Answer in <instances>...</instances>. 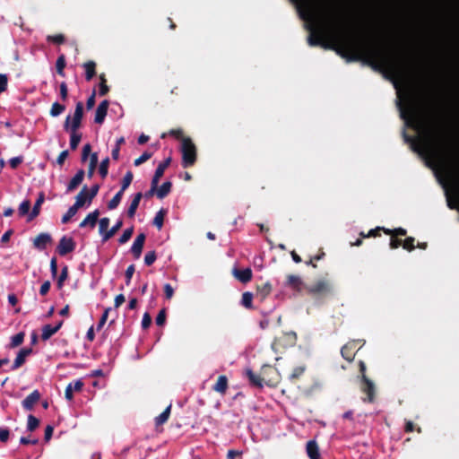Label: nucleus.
Here are the masks:
<instances>
[{
	"label": "nucleus",
	"instance_id": "obj_22",
	"mask_svg": "<svg viewBox=\"0 0 459 459\" xmlns=\"http://www.w3.org/2000/svg\"><path fill=\"white\" fill-rule=\"evenodd\" d=\"M143 197V195L142 193H137L134 195V198L133 200L131 201V204L128 207V210H127V215L128 217L130 218H133L135 214V212L139 206V204H140V201Z\"/></svg>",
	"mask_w": 459,
	"mask_h": 459
},
{
	"label": "nucleus",
	"instance_id": "obj_54",
	"mask_svg": "<svg viewBox=\"0 0 459 459\" xmlns=\"http://www.w3.org/2000/svg\"><path fill=\"white\" fill-rule=\"evenodd\" d=\"M413 242H414L413 238H407L403 242V248L407 249L409 251L413 250L414 249Z\"/></svg>",
	"mask_w": 459,
	"mask_h": 459
},
{
	"label": "nucleus",
	"instance_id": "obj_7",
	"mask_svg": "<svg viewBox=\"0 0 459 459\" xmlns=\"http://www.w3.org/2000/svg\"><path fill=\"white\" fill-rule=\"evenodd\" d=\"M145 238H146L145 234H143V233L139 234L135 238V239L131 247V252L135 259H138L141 256Z\"/></svg>",
	"mask_w": 459,
	"mask_h": 459
},
{
	"label": "nucleus",
	"instance_id": "obj_25",
	"mask_svg": "<svg viewBox=\"0 0 459 459\" xmlns=\"http://www.w3.org/2000/svg\"><path fill=\"white\" fill-rule=\"evenodd\" d=\"M228 387V378L226 376H220L216 384L213 386V390L220 393L225 394Z\"/></svg>",
	"mask_w": 459,
	"mask_h": 459
},
{
	"label": "nucleus",
	"instance_id": "obj_55",
	"mask_svg": "<svg viewBox=\"0 0 459 459\" xmlns=\"http://www.w3.org/2000/svg\"><path fill=\"white\" fill-rule=\"evenodd\" d=\"M100 80H101V82H100V94L101 96H103V95H106L108 93V87L106 85V80L104 78V75L100 76Z\"/></svg>",
	"mask_w": 459,
	"mask_h": 459
},
{
	"label": "nucleus",
	"instance_id": "obj_13",
	"mask_svg": "<svg viewBox=\"0 0 459 459\" xmlns=\"http://www.w3.org/2000/svg\"><path fill=\"white\" fill-rule=\"evenodd\" d=\"M39 399L40 393L38 390H34L22 401V406L25 410L30 411L33 409L34 405L39 401Z\"/></svg>",
	"mask_w": 459,
	"mask_h": 459
},
{
	"label": "nucleus",
	"instance_id": "obj_27",
	"mask_svg": "<svg viewBox=\"0 0 459 459\" xmlns=\"http://www.w3.org/2000/svg\"><path fill=\"white\" fill-rule=\"evenodd\" d=\"M70 134V147L72 150H75L82 139V134L75 131H68Z\"/></svg>",
	"mask_w": 459,
	"mask_h": 459
},
{
	"label": "nucleus",
	"instance_id": "obj_52",
	"mask_svg": "<svg viewBox=\"0 0 459 459\" xmlns=\"http://www.w3.org/2000/svg\"><path fill=\"white\" fill-rule=\"evenodd\" d=\"M8 78L6 74H0V93L4 92L7 89Z\"/></svg>",
	"mask_w": 459,
	"mask_h": 459
},
{
	"label": "nucleus",
	"instance_id": "obj_40",
	"mask_svg": "<svg viewBox=\"0 0 459 459\" xmlns=\"http://www.w3.org/2000/svg\"><path fill=\"white\" fill-rule=\"evenodd\" d=\"M165 212L163 210L159 211L153 220V224L160 230L163 226V220H164Z\"/></svg>",
	"mask_w": 459,
	"mask_h": 459
},
{
	"label": "nucleus",
	"instance_id": "obj_16",
	"mask_svg": "<svg viewBox=\"0 0 459 459\" xmlns=\"http://www.w3.org/2000/svg\"><path fill=\"white\" fill-rule=\"evenodd\" d=\"M63 321H59L56 325H46L42 327L41 338L44 341L48 340L54 335L62 326Z\"/></svg>",
	"mask_w": 459,
	"mask_h": 459
},
{
	"label": "nucleus",
	"instance_id": "obj_39",
	"mask_svg": "<svg viewBox=\"0 0 459 459\" xmlns=\"http://www.w3.org/2000/svg\"><path fill=\"white\" fill-rule=\"evenodd\" d=\"M39 420L36 417L31 414L28 416L27 429L29 431L35 430L39 427Z\"/></svg>",
	"mask_w": 459,
	"mask_h": 459
},
{
	"label": "nucleus",
	"instance_id": "obj_47",
	"mask_svg": "<svg viewBox=\"0 0 459 459\" xmlns=\"http://www.w3.org/2000/svg\"><path fill=\"white\" fill-rule=\"evenodd\" d=\"M156 258L157 256L155 251H150L145 254L144 263L148 266L152 265L155 262Z\"/></svg>",
	"mask_w": 459,
	"mask_h": 459
},
{
	"label": "nucleus",
	"instance_id": "obj_23",
	"mask_svg": "<svg viewBox=\"0 0 459 459\" xmlns=\"http://www.w3.org/2000/svg\"><path fill=\"white\" fill-rule=\"evenodd\" d=\"M272 286L266 282L263 286L257 288L256 299L260 301H264L271 293Z\"/></svg>",
	"mask_w": 459,
	"mask_h": 459
},
{
	"label": "nucleus",
	"instance_id": "obj_48",
	"mask_svg": "<svg viewBox=\"0 0 459 459\" xmlns=\"http://www.w3.org/2000/svg\"><path fill=\"white\" fill-rule=\"evenodd\" d=\"M68 277V267L67 266H64L62 268V271H61V273L58 277V287L61 288L63 286V282L67 279Z\"/></svg>",
	"mask_w": 459,
	"mask_h": 459
},
{
	"label": "nucleus",
	"instance_id": "obj_5",
	"mask_svg": "<svg viewBox=\"0 0 459 459\" xmlns=\"http://www.w3.org/2000/svg\"><path fill=\"white\" fill-rule=\"evenodd\" d=\"M82 116H83V104H82V102H77L73 117L68 115L65 118V121L64 124L65 130L78 132V129L81 126Z\"/></svg>",
	"mask_w": 459,
	"mask_h": 459
},
{
	"label": "nucleus",
	"instance_id": "obj_28",
	"mask_svg": "<svg viewBox=\"0 0 459 459\" xmlns=\"http://www.w3.org/2000/svg\"><path fill=\"white\" fill-rule=\"evenodd\" d=\"M171 189V183L169 181L164 182L157 190L156 195L160 199L164 198L169 195Z\"/></svg>",
	"mask_w": 459,
	"mask_h": 459
},
{
	"label": "nucleus",
	"instance_id": "obj_64",
	"mask_svg": "<svg viewBox=\"0 0 459 459\" xmlns=\"http://www.w3.org/2000/svg\"><path fill=\"white\" fill-rule=\"evenodd\" d=\"M67 156H68V151H66V150L63 151L62 152H60L59 156L57 157L56 163L60 166L63 165L65 159L67 158Z\"/></svg>",
	"mask_w": 459,
	"mask_h": 459
},
{
	"label": "nucleus",
	"instance_id": "obj_46",
	"mask_svg": "<svg viewBox=\"0 0 459 459\" xmlns=\"http://www.w3.org/2000/svg\"><path fill=\"white\" fill-rule=\"evenodd\" d=\"M56 66L57 73L60 75L64 76V68L65 66V59L64 56H60L57 58Z\"/></svg>",
	"mask_w": 459,
	"mask_h": 459
},
{
	"label": "nucleus",
	"instance_id": "obj_49",
	"mask_svg": "<svg viewBox=\"0 0 459 459\" xmlns=\"http://www.w3.org/2000/svg\"><path fill=\"white\" fill-rule=\"evenodd\" d=\"M135 268L134 264H131L127 267L126 271V284L129 285L132 280V277L134 273Z\"/></svg>",
	"mask_w": 459,
	"mask_h": 459
},
{
	"label": "nucleus",
	"instance_id": "obj_50",
	"mask_svg": "<svg viewBox=\"0 0 459 459\" xmlns=\"http://www.w3.org/2000/svg\"><path fill=\"white\" fill-rule=\"evenodd\" d=\"M446 201H447V206L450 208V209H459L458 207V202L457 200L455 199H453L449 193H448V190H446Z\"/></svg>",
	"mask_w": 459,
	"mask_h": 459
},
{
	"label": "nucleus",
	"instance_id": "obj_45",
	"mask_svg": "<svg viewBox=\"0 0 459 459\" xmlns=\"http://www.w3.org/2000/svg\"><path fill=\"white\" fill-rule=\"evenodd\" d=\"M100 226V233L103 237V234L108 231V228L109 226V219L105 217L101 218L99 222Z\"/></svg>",
	"mask_w": 459,
	"mask_h": 459
},
{
	"label": "nucleus",
	"instance_id": "obj_34",
	"mask_svg": "<svg viewBox=\"0 0 459 459\" xmlns=\"http://www.w3.org/2000/svg\"><path fill=\"white\" fill-rule=\"evenodd\" d=\"M123 194H124V192L119 190L114 195V197L108 202V207L109 210L116 209L118 206V204H120V202L122 200Z\"/></svg>",
	"mask_w": 459,
	"mask_h": 459
},
{
	"label": "nucleus",
	"instance_id": "obj_57",
	"mask_svg": "<svg viewBox=\"0 0 459 459\" xmlns=\"http://www.w3.org/2000/svg\"><path fill=\"white\" fill-rule=\"evenodd\" d=\"M166 320V314L164 310L160 311L158 316H156V324L158 325H163Z\"/></svg>",
	"mask_w": 459,
	"mask_h": 459
},
{
	"label": "nucleus",
	"instance_id": "obj_61",
	"mask_svg": "<svg viewBox=\"0 0 459 459\" xmlns=\"http://www.w3.org/2000/svg\"><path fill=\"white\" fill-rule=\"evenodd\" d=\"M67 94H68L67 86H66L65 82H62L60 84V96H61V99L63 100H65L67 99Z\"/></svg>",
	"mask_w": 459,
	"mask_h": 459
},
{
	"label": "nucleus",
	"instance_id": "obj_10",
	"mask_svg": "<svg viewBox=\"0 0 459 459\" xmlns=\"http://www.w3.org/2000/svg\"><path fill=\"white\" fill-rule=\"evenodd\" d=\"M83 382L82 379H77L74 382L69 383L65 388V395L68 401H71L74 397V392H80L83 387Z\"/></svg>",
	"mask_w": 459,
	"mask_h": 459
},
{
	"label": "nucleus",
	"instance_id": "obj_14",
	"mask_svg": "<svg viewBox=\"0 0 459 459\" xmlns=\"http://www.w3.org/2000/svg\"><path fill=\"white\" fill-rule=\"evenodd\" d=\"M169 161H170V160L168 159L167 160L163 161L157 167L154 176L152 180V190H151L152 192L157 187L158 182H159L160 178L163 176L166 168L169 164Z\"/></svg>",
	"mask_w": 459,
	"mask_h": 459
},
{
	"label": "nucleus",
	"instance_id": "obj_8",
	"mask_svg": "<svg viewBox=\"0 0 459 459\" xmlns=\"http://www.w3.org/2000/svg\"><path fill=\"white\" fill-rule=\"evenodd\" d=\"M52 242V238L48 233H40L39 234L34 241L33 246L35 248L39 250H44L47 248L48 245Z\"/></svg>",
	"mask_w": 459,
	"mask_h": 459
},
{
	"label": "nucleus",
	"instance_id": "obj_4",
	"mask_svg": "<svg viewBox=\"0 0 459 459\" xmlns=\"http://www.w3.org/2000/svg\"><path fill=\"white\" fill-rule=\"evenodd\" d=\"M182 165L184 168L192 166L195 162L196 150L190 138H183L181 144Z\"/></svg>",
	"mask_w": 459,
	"mask_h": 459
},
{
	"label": "nucleus",
	"instance_id": "obj_12",
	"mask_svg": "<svg viewBox=\"0 0 459 459\" xmlns=\"http://www.w3.org/2000/svg\"><path fill=\"white\" fill-rule=\"evenodd\" d=\"M108 101L103 100L100 105L98 106L96 112H95V117L94 122L97 124H102L104 122V119L107 116L108 108Z\"/></svg>",
	"mask_w": 459,
	"mask_h": 459
},
{
	"label": "nucleus",
	"instance_id": "obj_31",
	"mask_svg": "<svg viewBox=\"0 0 459 459\" xmlns=\"http://www.w3.org/2000/svg\"><path fill=\"white\" fill-rule=\"evenodd\" d=\"M171 404H169L163 412H161L159 416L155 418V423L157 426L164 424L170 414Z\"/></svg>",
	"mask_w": 459,
	"mask_h": 459
},
{
	"label": "nucleus",
	"instance_id": "obj_53",
	"mask_svg": "<svg viewBox=\"0 0 459 459\" xmlns=\"http://www.w3.org/2000/svg\"><path fill=\"white\" fill-rule=\"evenodd\" d=\"M151 158V154L149 152H143L139 158L134 160V165L139 166L143 162L147 161Z\"/></svg>",
	"mask_w": 459,
	"mask_h": 459
},
{
	"label": "nucleus",
	"instance_id": "obj_2",
	"mask_svg": "<svg viewBox=\"0 0 459 459\" xmlns=\"http://www.w3.org/2000/svg\"><path fill=\"white\" fill-rule=\"evenodd\" d=\"M404 141L411 145L413 152L424 156L427 159L428 165H438L442 167L446 177L453 178L456 177V170L452 162L447 160L442 154L437 150L431 148L427 143H423L420 139L408 135L403 133Z\"/></svg>",
	"mask_w": 459,
	"mask_h": 459
},
{
	"label": "nucleus",
	"instance_id": "obj_18",
	"mask_svg": "<svg viewBox=\"0 0 459 459\" xmlns=\"http://www.w3.org/2000/svg\"><path fill=\"white\" fill-rule=\"evenodd\" d=\"M83 178H84V171L82 169L78 170L77 173L70 180V182L67 186V192H72L75 188H77V186L79 185H81V183L82 182Z\"/></svg>",
	"mask_w": 459,
	"mask_h": 459
},
{
	"label": "nucleus",
	"instance_id": "obj_41",
	"mask_svg": "<svg viewBox=\"0 0 459 459\" xmlns=\"http://www.w3.org/2000/svg\"><path fill=\"white\" fill-rule=\"evenodd\" d=\"M108 164H109L108 158L104 159L100 164L99 172H100V175L101 176V178H103L108 175Z\"/></svg>",
	"mask_w": 459,
	"mask_h": 459
},
{
	"label": "nucleus",
	"instance_id": "obj_43",
	"mask_svg": "<svg viewBox=\"0 0 459 459\" xmlns=\"http://www.w3.org/2000/svg\"><path fill=\"white\" fill-rule=\"evenodd\" d=\"M23 339H24V333H19L13 335L12 337V339H11V346L12 347L19 346L20 344L22 343Z\"/></svg>",
	"mask_w": 459,
	"mask_h": 459
},
{
	"label": "nucleus",
	"instance_id": "obj_30",
	"mask_svg": "<svg viewBox=\"0 0 459 459\" xmlns=\"http://www.w3.org/2000/svg\"><path fill=\"white\" fill-rule=\"evenodd\" d=\"M83 67L85 69L86 80H91L95 74V63L93 61H89L83 65Z\"/></svg>",
	"mask_w": 459,
	"mask_h": 459
},
{
	"label": "nucleus",
	"instance_id": "obj_15",
	"mask_svg": "<svg viewBox=\"0 0 459 459\" xmlns=\"http://www.w3.org/2000/svg\"><path fill=\"white\" fill-rule=\"evenodd\" d=\"M232 273L236 279H238L239 281L243 283L248 282L252 279V271L250 268H234L232 270Z\"/></svg>",
	"mask_w": 459,
	"mask_h": 459
},
{
	"label": "nucleus",
	"instance_id": "obj_33",
	"mask_svg": "<svg viewBox=\"0 0 459 459\" xmlns=\"http://www.w3.org/2000/svg\"><path fill=\"white\" fill-rule=\"evenodd\" d=\"M30 209V202L29 200H24L21 203L18 208V214L21 217L27 215L29 217V213Z\"/></svg>",
	"mask_w": 459,
	"mask_h": 459
},
{
	"label": "nucleus",
	"instance_id": "obj_42",
	"mask_svg": "<svg viewBox=\"0 0 459 459\" xmlns=\"http://www.w3.org/2000/svg\"><path fill=\"white\" fill-rule=\"evenodd\" d=\"M98 163V154L96 152L92 153L90 158V169H89V177L93 175L95 168Z\"/></svg>",
	"mask_w": 459,
	"mask_h": 459
},
{
	"label": "nucleus",
	"instance_id": "obj_44",
	"mask_svg": "<svg viewBox=\"0 0 459 459\" xmlns=\"http://www.w3.org/2000/svg\"><path fill=\"white\" fill-rule=\"evenodd\" d=\"M133 228H129V229H126L123 234L121 235V237L119 238L118 241L120 244H125L132 237L133 235Z\"/></svg>",
	"mask_w": 459,
	"mask_h": 459
},
{
	"label": "nucleus",
	"instance_id": "obj_37",
	"mask_svg": "<svg viewBox=\"0 0 459 459\" xmlns=\"http://www.w3.org/2000/svg\"><path fill=\"white\" fill-rule=\"evenodd\" d=\"M133 178H134V176L131 171H127L126 173V175L124 176L123 180H122L120 191L125 192L128 188V186L132 183Z\"/></svg>",
	"mask_w": 459,
	"mask_h": 459
},
{
	"label": "nucleus",
	"instance_id": "obj_56",
	"mask_svg": "<svg viewBox=\"0 0 459 459\" xmlns=\"http://www.w3.org/2000/svg\"><path fill=\"white\" fill-rule=\"evenodd\" d=\"M48 40L53 41L56 44H61L65 41V37L62 34H58V35H55V36H48Z\"/></svg>",
	"mask_w": 459,
	"mask_h": 459
},
{
	"label": "nucleus",
	"instance_id": "obj_63",
	"mask_svg": "<svg viewBox=\"0 0 459 459\" xmlns=\"http://www.w3.org/2000/svg\"><path fill=\"white\" fill-rule=\"evenodd\" d=\"M91 147L89 143L85 144L82 148V160H85L88 156L90 155L91 153Z\"/></svg>",
	"mask_w": 459,
	"mask_h": 459
},
{
	"label": "nucleus",
	"instance_id": "obj_51",
	"mask_svg": "<svg viewBox=\"0 0 459 459\" xmlns=\"http://www.w3.org/2000/svg\"><path fill=\"white\" fill-rule=\"evenodd\" d=\"M99 191V186L94 185L91 186V188L88 189V204H90L92 201V199L96 196Z\"/></svg>",
	"mask_w": 459,
	"mask_h": 459
},
{
	"label": "nucleus",
	"instance_id": "obj_58",
	"mask_svg": "<svg viewBox=\"0 0 459 459\" xmlns=\"http://www.w3.org/2000/svg\"><path fill=\"white\" fill-rule=\"evenodd\" d=\"M341 352H342V357H343L346 360H348V361H351V360L353 359V355H352L351 353H349V352H348V346H347V345H345V346H343V347L342 348Z\"/></svg>",
	"mask_w": 459,
	"mask_h": 459
},
{
	"label": "nucleus",
	"instance_id": "obj_32",
	"mask_svg": "<svg viewBox=\"0 0 459 459\" xmlns=\"http://www.w3.org/2000/svg\"><path fill=\"white\" fill-rule=\"evenodd\" d=\"M122 221H118L110 230L106 231L103 234V242H106L110 238H112L117 233V231L122 227Z\"/></svg>",
	"mask_w": 459,
	"mask_h": 459
},
{
	"label": "nucleus",
	"instance_id": "obj_35",
	"mask_svg": "<svg viewBox=\"0 0 459 459\" xmlns=\"http://www.w3.org/2000/svg\"><path fill=\"white\" fill-rule=\"evenodd\" d=\"M65 109V105L60 104L58 102H54L50 108V115L54 117L61 115Z\"/></svg>",
	"mask_w": 459,
	"mask_h": 459
},
{
	"label": "nucleus",
	"instance_id": "obj_60",
	"mask_svg": "<svg viewBox=\"0 0 459 459\" xmlns=\"http://www.w3.org/2000/svg\"><path fill=\"white\" fill-rule=\"evenodd\" d=\"M9 430L4 428H0V441L6 442L9 438Z\"/></svg>",
	"mask_w": 459,
	"mask_h": 459
},
{
	"label": "nucleus",
	"instance_id": "obj_24",
	"mask_svg": "<svg viewBox=\"0 0 459 459\" xmlns=\"http://www.w3.org/2000/svg\"><path fill=\"white\" fill-rule=\"evenodd\" d=\"M286 285L295 290H299L302 286V280L298 275H288Z\"/></svg>",
	"mask_w": 459,
	"mask_h": 459
},
{
	"label": "nucleus",
	"instance_id": "obj_3",
	"mask_svg": "<svg viewBox=\"0 0 459 459\" xmlns=\"http://www.w3.org/2000/svg\"><path fill=\"white\" fill-rule=\"evenodd\" d=\"M394 87L397 92V107L401 118L404 121L406 126L419 131L421 127V121L414 104L406 92H402L398 89L397 82H394Z\"/></svg>",
	"mask_w": 459,
	"mask_h": 459
},
{
	"label": "nucleus",
	"instance_id": "obj_62",
	"mask_svg": "<svg viewBox=\"0 0 459 459\" xmlns=\"http://www.w3.org/2000/svg\"><path fill=\"white\" fill-rule=\"evenodd\" d=\"M22 162V157H13V158L10 159L9 165L11 166L12 169H15Z\"/></svg>",
	"mask_w": 459,
	"mask_h": 459
},
{
	"label": "nucleus",
	"instance_id": "obj_6",
	"mask_svg": "<svg viewBox=\"0 0 459 459\" xmlns=\"http://www.w3.org/2000/svg\"><path fill=\"white\" fill-rule=\"evenodd\" d=\"M75 248V243L70 237L64 236L60 238L56 250L60 255H65Z\"/></svg>",
	"mask_w": 459,
	"mask_h": 459
},
{
	"label": "nucleus",
	"instance_id": "obj_38",
	"mask_svg": "<svg viewBox=\"0 0 459 459\" xmlns=\"http://www.w3.org/2000/svg\"><path fill=\"white\" fill-rule=\"evenodd\" d=\"M77 211H78V209L74 205H72L71 207H69L67 212L62 217V220H61L62 223H64V224L67 223L76 214Z\"/></svg>",
	"mask_w": 459,
	"mask_h": 459
},
{
	"label": "nucleus",
	"instance_id": "obj_17",
	"mask_svg": "<svg viewBox=\"0 0 459 459\" xmlns=\"http://www.w3.org/2000/svg\"><path fill=\"white\" fill-rule=\"evenodd\" d=\"M44 200H45L44 194L40 193L39 195V197H38L36 203L34 204V205L32 207V210L29 213V218H27L28 221H32L33 219H35L39 214L40 207H41L42 204L44 203Z\"/></svg>",
	"mask_w": 459,
	"mask_h": 459
},
{
	"label": "nucleus",
	"instance_id": "obj_20",
	"mask_svg": "<svg viewBox=\"0 0 459 459\" xmlns=\"http://www.w3.org/2000/svg\"><path fill=\"white\" fill-rule=\"evenodd\" d=\"M99 214L100 213L98 210L89 213L86 218L80 223V227L84 228L86 226H90L94 228L98 221Z\"/></svg>",
	"mask_w": 459,
	"mask_h": 459
},
{
	"label": "nucleus",
	"instance_id": "obj_59",
	"mask_svg": "<svg viewBox=\"0 0 459 459\" xmlns=\"http://www.w3.org/2000/svg\"><path fill=\"white\" fill-rule=\"evenodd\" d=\"M164 292L167 299H171L174 294V290L172 286L169 283L164 285Z\"/></svg>",
	"mask_w": 459,
	"mask_h": 459
},
{
	"label": "nucleus",
	"instance_id": "obj_19",
	"mask_svg": "<svg viewBox=\"0 0 459 459\" xmlns=\"http://www.w3.org/2000/svg\"><path fill=\"white\" fill-rule=\"evenodd\" d=\"M85 204H88V187L86 186H84L80 193L76 195L75 203L73 205L79 209Z\"/></svg>",
	"mask_w": 459,
	"mask_h": 459
},
{
	"label": "nucleus",
	"instance_id": "obj_11",
	"mask_svg": "<svg viewBox=\"0 0 459 459\" xmlns=\"http://www.w3.org/2000/svg\"><path fill=\"white\" fill-rule=\"evenodd\" d=\"M363 385L361 386V390L363 393L367 394V399L365 401L373 402L374 399V391L375 385L372 381H370L365 375L362 376Z\"/></svg>",
	"mask_w": 459,
	"mask_h": 459
},
{
	"label": "nucleus",
	"instance_id": "obj_1",
	"mask_svg": "<svg viewBox=\"0 0 459 459\" xmlns=\"http://www.w3.org/2000/svg\"><path fill=\"white\" fill-rule=\"evenodd\" d=\"M291 1L297 5L299 17L305 21L306 29L310 31L307 38L310 46L329 48L331 47L325 38L330 37L334 42L347 48L363 49L374 69L385 70L394 74L400 73L397 58L374 42L354 35L328 0Z\"/></svg>",
	"mask_w": 459,
	"mask_h": 459
},
{
	"label": "nucleus",
	"instance_id": "obj_29",
	"mask_svg": "<svg viewBox=\"0 0 459 459\" xmlns=\"http://www.w3.org/2000/svg\"><path fill=\"white\" fill-rule=\"evenodd\" d=\"M330 290V286L326 281H318L312 288L311 291L315 293H324Z\"/></svg>",
	"mask_w": 459,
	"mask_h": 459
},
{
	"label": "nucleus",
	"instance_id": "obj_21",
	"mask_svg": "<svg viewBox=\"0 0 459 459\" xmlns=\"http://www.w3.org/2000/svg\"><path fill=\"white\" fill-rule=\"evenodd\" d=\"M307 453L310 459H320L318 446L316 441L310 440L307 444Z\"/></svg>",
	"mask_w": 459,
	"mask_h": 459
},
{
	"label": "nucleus",
	"instance_id": "obj_26",
	"mask_svg": "<svg viewBox=\"0 0 459 459\" xmlns=\"http://www.w3.org/2000/svg\"><path fill=\"white\" fill-rule=\"evenodd\" d=\"M247 376L253 385L263 387V378L260 376L255 374L251 369L247 370Z\"/></svg>",
	"mask_w": 459,
	"mask_h": 459
},
{
	"label": "nucleus",
	"instance_id": "obj_9",
	"mask_svg": "<svg viewBox=\"0 0 459 459\" xmlns=\"http://www.w3.org/2000/svg\"><path fill=\"white\" fill-rule=\"evenodd\" d=\"M31 353V349L30 348H23L22 349L15 359H14V362L13 364L11 366L10 369L9 370H16L17 368H19L26 360V358Z\"/></svg>",
	"mask_w": 459,
	"mask_h": 459
},
{
	"label": "nucleus",
	"instance_id": "obj_36",
	"mask_svg": "<svg viewBox=\"0 0 459 459\" xmlns=\"http://www.w3.org/2000/svg\"><path fill=\"white\" fill-rule=\"evenodd\" d=\"M253 294L251 292H244L242 294V299H241V305L247 308H252L253 307V304H252V301H253Z\"/></svg>",
	"mask_w": 459,
	"mask_h": 459
}]
</instances>
